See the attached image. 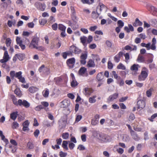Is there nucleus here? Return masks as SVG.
<instances>
[{"label":"nucleus","instance_id":"f257e3e1","mask_svg":"<svg viewBox=\"0 0 157 157\" xmlns=\"http://www.w3.org/2000/svg\"><path fill=\"white\" fill-rule=\"evenodd\" d=\"M148 74V70L145 67L142 68L141 73L138 76V80L139 81H144L147 77Z\"/></svg>","mask_w":157,"mask_h":157},{"label":"nucleus","instance_id":"f03ea898","mask_svg":"<svg viewBox=\"0 0 157 157\" xmlns=\"http://www.w3.org/2000/svg\"><path fill=\"white\" fill-rule=\"evenodd\" d=\"M39 40V38L38 37L34 38L29 44V47L31 48L36 49L38 45Z\"/></svg>","mask_w":157,"mask_h":157},{"label":"nucleus","instance_id":"7ed1b4c3","mask_svg":"<svg viewBox=\"0 0 157 157\" xmlns=\"http://www.w3.org/2000/svg\"><path fill=\"white\" fill-rule=\"evenodd\" d=\"M38 71L40 73H42L46 75H49L50 73V70L44 65H42L39 68Z\"/></svg>","mask_w":157,"mask_h":157},{"label":"nucleus","instance_id":"20e7f679","mask_svg":"<svg viewBox=\"0 0 157 157\" xmlns=\"http://www.w3.org/2000/svg\"><path fill=\"white\" fill-rule=\"evenodd\" d=\"M10 59L7 51H5L2 59L0 60L1 63H6L8 62Z\"/></svg>","mask_w":157,"mask_h":157},{"label":"nucleus","instance_id":"39448f33","mask_svg":"<svg viewBox=\"0 0 157 157\" xmlns=\"http://www.w3.org/2000/svg\"><path fill=\"white\" fill-rule=\"evenodd\" d=\"M99 139L104 142H107L111 141V139L109 136L103 134L99 135Z\"/></svg>","mask_w":157,"mask_h":157},{"label":"nucleus","instance_id":"423d86ee","mask_svg":"<svg viewBox=\"0 0 157 157\" xmlns=\"http://www.w3.org/2000/svg\"><path fill=\"white\" fill-rule=\"evenodd\" d=\"M75 63V59L74 58L69 59H67V64L70 68L73 67Z\"/></svg>","mask_w":157,"mask_h":157},{"label":"nucleus","instance_id":"0eeeda50","mask_svg":"<svg viewBox=\"0 0 157 157\" xmlns=\"http://www.w3.org/2000/svg\"><path fill=\"white\" fill-rule=\"evenodd\" d=\"M18 103L19 105H23L26 108H28L30 106L29 103L25 100L22 101L21 99H19L18 100Z\"/></svg>","mask_w":157,"mask_h":157},{"label":"nucleus","instance_id":"6e6552de","mask_svg":"<svg viewBox=\"0 0 157 157\" xmlns=\"http://www.w3.org/2000/svg\"><path fill=\"white\" fill-rule=\"evenodd\" d=\"M145 103L144 101L140 100L137 102V109H142L145 106Z\"/></svg>","mask_w":157,"mask_h":157},{"label":"nucleus","instance_id":"1a4fd4ad","mask_svg":"<svg viewBox=\"0 0 157 157\" xmlns=\"http://www.w3.org/2000/svg\"><path fill=\"white\" fill-rule=\"evenodd\" d=\"M156 39L155 37L153 38L152 40V44L149 46V50L151 49L153 50H155L156 49Z\"/></svg>","mask_w":157,"mask_h":157},{"label":"nucleus","instance_id":"9d476101","mask_svg":"<svg viewBox=\"0 0 157 157\" xmlns=\"http://www.w3.org/2000/svg\"><path fill=\"white\" fill-rule=\"evenodd\" d=\"M123 53L122 52H120L116 55L114 57V60L116 63H118L120 60V59L123 56Z\"/></svg>","mask_w":157,"mask_h":157},{"label":"nucleus","instance_id":"9b49d317","mask_svg":"<svg viewBox=\"0 0 157 157\" xmlns=\"http://www.w3.org/2000/svg\"><path fill=\"white\" fill-rule=\"evenodd\" d=\"M70 103L69 101L64 100L60 103V106L63 108H66L69 105Z\"/></svg>","mask_w":157,"mask_h":157},{"label":"nucleus","instance_id":"f8f14e48","mask_svg":"<svg viewBox=\"0 0 157 157\" xmlns=\"http://www.w3.org/2000/svg\"><path fill=\"white\" fill-rule=\"evenodd\" d=\"M83 92L85 95L89 96L93 92V91L91 88L86 87L84 89Z\"/></svg>","mask_w":157,"mask_h":157},{"label":"nucleus","instance_id":"ddd939ff","mask_svg":"<svg viewBox=\"0 0 157 157\" xmlns=\"http://www.w3.org/2000/svg\"><path fill=\"white\" fill-rule=\"evenodd\" d=\"M118 94L117 93H115L109 96L108 99V101L109 102L112 101L117 99L118 98Z\"/></svg>","mask_w":157,"mask_h":157},{"label":"nucleus","instance_id":"4468645a","mask_svg":"<svg viewBox=\"0 0 157 157\" xmlns=\"http://www.w3.org/2000/svg\"><path fill=\"white\" fill-rule=\"evenodd\" d=\"M71 50L75 54H79L81 52V50L79 49L74 46L71 47Z\"/></svg>","mask_w":157,"mask_h":157},{"label":"nucleus","instance_id":"2eb2a0df","mask_svg":"<svg viewBox=\"0 0 157 157\" xmlns=\"http://www.w3.org/2000/svg\"><path fill=\"white\" fill-rule=\"evenodd\" d=\"M97 96L96 95H94L90 97L88 99L89 102L91 104L95 103L97 101Z\"/></svg>","mask_w":157,"mask_h":157},{"label":"nucleus","instance_id":"dca6fc26","mask_svg":"<svg viewBox=\"0 0 157 157\" xmlns=\"http://www.w3.org/2000/svg\"><path fill=\"white\" fill-rule=\"evenodd\" d=\"M118 146L117 145H115L113 148V150H116L117 151L119 154H122L124 151V149L118 147Z\"/></svg>","mask_w":157,"mask_h":157},{"label":"nucleus","instance_id":"f3484780","mask_svg":"<svg viewBox=\"0 0 157 157\" xmlns=\"http://www.w3.org/2000/svg\"><path fill=\"white\" fill-rule=\"evenodd\" d=\"M143 23L140 21L138 18H136L135 21L133 23V25L134 27H137L138 26H142Z\"/></svg>","mask_w":157,"mask_h":157},{"label":"nucleus","instance_id":"a211bd4d","mask_svg":"<svg viewBox=\"0 0 157 157\" xmlns=\"http://www.w3.org/2000/svg\"><path fill=\"white\" fill-rule=\"evenodd\" d=\"M149 10L152 13L153 15L157 16V8L153 6H150L149 7Z\"/></svg>","mask_w":157,"mask_h":157},{"label":"nucleus","instance_id":"6ab92c4d","mask_svg":"<svg viewBox=\"0 0 157 157\" xmlns=\"http://www.w3.org/2000/svg\"><path fill=\"white\" fill-rule=\"evenodd\" d=\"M104 78L103 72L99 73L97 75V79L98 81H102L104 79Z\"/></svg>","mask_w":157,"mask_h":157},{"label":"nucleus","instance_id":"aec40b11","mask_svg":"<svg viewBox=\"0 0 157 157\" xmlns=\"http://www.w3.org/2000/svg\"><path fill=\"white\" fill-rule=\"evenodd\" d=\"M140 67L138 64H134L130 68V69L132 71L135 72L137 71L138 70V68Z\"/></svg>","mask_w":157,"mask_h":157},{"label":"nucleus","instance_id":"412c9836","mask_svg":"<svg viewBox=\"0 0 157 157\" xmlns=\"http://www.w3.org/2000/svg\"><path fill=\"white\" fill-rule=\"evenodd\" d=\"M131 134L133 138L135 140H138L140 139V138L134 131H132V132L131 133Z\"/></svg>","mask_w":157,"mask_h":157},{"label":"nucleus","instance_id":"4be33fe9","mask_svg":"<svg viewBox=\"0 0 157 157\" xmlns=\"http://www.w3.org/2000/svg\"><path fill=\"white\" fill-rule=\"evenodd\" d=\"M105 8H106V7L102 3H100L99 5L97 7V10H98V9H99L100 11L101 12Z\"/></svg>","mask_w":157,"mask_h":157},{"label":"nucleus","instance_id":"5701e85b","mask_svg":"<svg viewBox=\"0 0 157 157\" xmlns=\"http://www.w3.org/2000/svg\"><path fill=\"white\" fill-rule=\"evenodd\" d=\"M86 71V69L85 67H81L78 71L79 74L80 75H83Z\"/></svg>","mask_w":157,"mask_h":157},{"label":"nucleus","instance_id":"b1692460","mask_svg":"<svg viewBox=\"0 0 157 157\" xmlns=\"http://www.w3.org/2000/svg\"><path fill=\"white\" fill-rule=\"evenodd\" d=\"M94 0H81V2L83 4H91L94 2Z\"/></svg>","mask_w":157,"mask_h":157},{"label":"nucleus","instance_id":"393cba45","mask_svg":"<svg viewBox=\"0 0 157 157\" xmlns=\"http://www.w3.org/2000/svg\"><path fill=\"white\" fill-rule=\"evenodd\" d=\"M18 112H14L11 113L10 115V118L15 120L17 117Z\"/></svg>","mask_w":157,"mask_h":157},{"label":"nucleus","instance_id":"a878e982","mask_svg":"<svg viewBox=\"0 0 157 157\" xmlns=\"http://www.w3.org/2000/svg\"><path fill=\"white\" fill-rule=\"evenodd\" d=\"M153 90V88H150L146 91V94L148 97L149 98L151 96L152 92Z\"/></svg>","mask_w":157,"mask_h":157},{"label":"nucleus","instance_id":"bb28decb","mask_svg":"<svg viewBox=\"0 0 157 157\" xmlns=\"http://www.w3.org/2000/svg\"><path fill=\"white\" fill-rule=\"evenodd\" d=\"M17 54L18 56V58L20 61L22 60L25 58V55L24 54L19 53Z\"/></svg>","mask_w":157,"mask_h":157},{"label":"nucleus","instance_id":"cd10ccee","mask_svg":"<svg viewBox=\"0 0 157 157\" xmlns=\"http://www.w3.org/2000/svg\"><path fill=\"white\" fill-rule=\"evenodd\" d=\"M29 92L32 93H33L38 90V89L35 87H29Z\"/></svg>","mask_w":157,"mask_h":157},{"label":"nucleus","instance_id":"c85d7f7f","mask_svg":"<svg viewBox=\"0 0 157 157\" xmlns=\"http://www.w3.org/2000/svg\"><path fill=\"white\" fill-rule=\"evenodd\" d=\"M87 66L90 67H94L95 64L94 61L90 60L88 63Z\"/></svg>","mask_w":157,"mask_h":157},{"label":"nucleus","instance_id":"c756f323","mask_svg":"<svg viewBox=\"0 0 157 157\" xmlns=\"http://www.w3.org/2000/svg\"><path fill=\"white\" fill-rule=\"evenodd\" d=\"M137 61L139 63L143 62L144 61V58L140 55H139L137 59Z\"/></svg>","mask_w":157,"mask_h":157},{"label":"nucleus","instance_id":"7c9ffc66","mask_svg":"<svg viewBox=\"0 0 157 157\" xmlns=\"http://www.w3.org/2000/svg\"><path fill=\"white\" fill-rule=\"evenodd\" d=\"M15 93L18 96L20 97L22 94L19 88H17L14 91Z\"/></svg>","mask_w":157,"mask_h":157},{"label":"nucleus","instance_id":"2f4dec72","mask_svg":"<svg viewBox=\"0 0 157 157\" xmlns=\"http://www.w3.org/2000/svg\"><path fill=\"white\" fill-rule=\"evenodd\" d=\"M117 68L118 69H121L122 70H125L126 69L125 67L121 63H119L117 65Z\"/></svg>","mask_w":157,"mask_h":157},{"label":"nucleus","instance_id":"473e14b6","mask_svg":"<svg viewBox=\"0 0 157 157\" xmlns=\"http://www.w3.org/2000/svg\"><path fill=\"white\" fill-rule=\"evenodd\" d=\"M68 141L66 140H64L63 141L62 146L63 147L66 149V150H68L67 147Z\"/></svg>","mask_w":157,"mask_h":157},{"label":"nucleus","instance_id":"72a5a7b5","mask_svg":"<svg viewBox=\"0 0 157 157\" xmlns=\"http://www.w3.org/2000/svg\"><path fill=\"white\" fill-rule=\"evenodd\" d=\"M99 14L96 13L95 11L92 12V17L94 19H97L99 16Z\"/></svg>","mask_w":157,"mask_h":157},{"label":"nucleus","instance_id":"f704fd0d","mask_svg":"<svg viewBox=\"0 0 157 157\" xmlns=\"http://www.w3.org/2000/svg\"><path fill=\"white\" fill-rule=\"evenodd\" d=\"M49 94V91L48 89H46L43 92V95L45 98H47L48 97Z\"/></svg>","mask_w":157,"mask_h":157},{"label":"nucleus","instance_id":"c9c22d12","mask_svg":"<svg viewBox=\"0 0 157 157\" xmlns=\"http://www.w3.org/2000/svg\"><path fill=\"white\" fill-rule=\"evenodd\" d=\"M151 45L150 43H148V44H145L144 43H141V45L142 47L146 48L147 50H149V46Z\"/></svg>","mask_w":157,"mask_h":157},{"label":"nucleus","instance_id":"e433bc0d","mask_svg":"<svg viewBox=\"0 0 157 157\" xmlns=\"http://www.w3.org/2000/svg\"><path fill=\"white\" fill-rule=\"evenodd\" d=\"M81 42L84 45L87 40V37L86 36H82L80 37Z\"/></svg>","mask_w":157,"mask_h":157},{"label":"nucleus","instance_id":"4c0bfd02","mask_svg":"<svg viewBox=\"0 0 157 157\" xmlns=\"http://www.w3.org/2000/svg\"><path fill=\"white\" fill-rule=\"evenodd\" d=\"M58 29L62 31H65L66 27L62 24H59L58 25Z\"/></svg>","mask_w":157,"mask_h":157},{"label":"nucleus","instance_id":"58836bf2","mask_svg":"<svg viewBox=\"0 0 157 157\" xmlns=\"http://www.w3.org/2000/svg\"><path fill=\"white\" fill-rule=\"evenodd\" d=\"M99 122L98 120L93 119L91 121V124L94 126H95Z\"/></svg>","mask_w":157,"mask_h":157},{"label":"nucleus","instance_id":"ea45409f","mask_svg":"<svg viewBox=\"0 0 157 157\" xmlns=\"http://www.w3.org/2000/svg\"><path fill=\"white\" fill-rule=\"evenodd\" d=\"M122 140L124 141L127 142L129 140V138L128 135L124 134L123 136Z\"/></svg>","mask_w":157,"mask_h":157},{"label":"nucleus","instance_id":"a19ab883","mask_svg":"<svg viewBox=\"0 0 157 157\" xmlns=\"http://www.w3.org/2000/svg\"><path fill=\"white\" fill-rule=\"evenodd\" d=\"M13 103L17 105H19L18 100L17 101V99L14 96H12Z\"/></svg>","mask_w":157,"mask_h":157},{"label":"nucleus","instance_id":"79ce46f5","mask_svg":"<svg viewBox=\"0 0 157 157\" xmlns=\"http://www.w3.org/2000/svg\"><path fill=\"white\" fill-rule=\"evenodd\" d=\"M78 84V82L75 79L72 80L71 82V85L73 87H75L77 86Z\"/></svg>","mask_w":157,"mask_h":157},{"label":"nucleus","instance_id":"37998d69","mask_svg":"<svg viewBox=\"0 0 157 157\" xmlns=\"http://www.w3.org/2000/svg\"><path fill=\"white\" fill-rule=\"evenodd\" d=\"M117 25L119 27L122 28L124 25V23L121 20H119L117 21Z\"/></svg>","mask_w":157,"mask_h":157},{"label":"nucleus","instance_id":"c03bdc74","mask_svg":"<svg viewBox=\"0 0 157 157\" xmlns=\"http://www.w3.org/2000/svg\"><path fill=\"white\" fill-rule=\"evenodd\" d=\"M101 135V134H99L98 132L97 131H94L93 132L94 136L99 139V135Z\"/></svg>","mask_w":157,"mask_h":157},{"label":"nucleus","instance_id":"a18cd8bd","mask_svg":"<svg viewBox=\"0 0 157 157\" xmlns=\"http://www.w3.org/2000/svg\"><path fill=\"white\" fill-rule=\"evenodd\" d=\"M69 136V134L68 133H63L62 135V137L63 139L67 140L68 139Z\"/></svg>","mask_w":157,"mask_h":157},{"label":"nucleus","instance_id":"49530a36","mask_svg":"<svg viewBox=\"0 0 157 157\" xmlns=\"http://www.w3.org/2000/svg\"><path fill=\"white\" fill-rule=\"evenodd\" d=\"M82 118V116L80 115H76L75 122H79Z\"/></svg>","mask_w":157,"mask_h":157},{"label":"nucleus","instance_id":"de8ad7c7","mask_svg":"<svg viewBox=\"0 0 157 157\" xmlns=\"http://www.w3.org/2000/svg\"><path fill=\"white\" fill-rule=\"evenodd\" d=\"M11 43V40L9 38L6 39V44L7 47L10 46Z\"/></svg>","mask_w":157,"mask_h":157},{"label":"nucleus","instance_id":"09e8293b","mask_svg":"<svg viewBox=\"0 0 157 157\" xmlns=\"http://www.w3.org/2000/svg\"><path fill=\"white\" fill-rule=\"evenodd\" d=\"M87 57V52H85L84 53H83L82 54L80 58L82 59H86Z\"/></svg>","mask_w":157,"mask_h":157},{"label":"nucleus","instance_id":"8fccbe9b","mask_svg":"<svg viewBox=\"0 0 157 157\" xmlns=\"http://www.w3.org/2000/svg\"><path fill=\"white\" fill-rule=\"evenodd\" d=\"M19 126V124L17 122L14 121L13 123L12 127L13 128H17Z\"/></svg>","mask_w":157,"mask_h":157},{"label":"nucleus","instance_id":"3c124183","mask_svg":"<svg viewBox=\"0 0 157 157\" xmlns=\"http://www.w3.org/2000/svg\"><path fill=\"white\" fill-rule=\"evenodd\" d=\"M27 147L29 149H31L33 148L34 145L32 143L29 142L27 144Z\"/></svg>","mask_w":157,"mask_h":157},{"label":"nucleus","instance_id":"603ef678","mask_svg":"<svg viewBox=\"0 0 157 157\" xmlns=\"http://www.w3.org/2000/svg\"><path fill=\"white\" fill-rule=\"evenodd\" d=\"M47 22V21L45 19H42L39 21V23L41 25H44Z\"/></svg>","mask_w":157,"mask_h":157},{"label":"nucleus","instance_id":"864d4df0","mask_svg":"<svg viewBox=\"0 0 157 157\" xmlns=\"http://www.w3.org/2000/svg\"><path fill=\"white\" fill-rule=\"evenodd\" d=\"M105 44L106 45L107 47L110 48H111L112 46V42L109 41V40H106L105 41Z\"/></svg>","mask_w":157,"mask_h":157},{"label":"nucleus","instance_id":"5fc2aeb1","mask_svg":"<svg viewBox=\"0 0 157 157\" xmlns=\"http://www.w3.org/2000/svg\"><path fill=\"white\" fill-rule=\"evenodd\" d=\"M46 7V5L44 3L42 4L41 3L39 9L42 11H44L45 10Z\"/></svg>","mask_w":157,"mask_h":157},{"label":"nucleus","instance_id":"6e6d98bb","mask_svg":"<svg viewBox=\"0 0 157 157\" xmlns=\"http://www.w3.org/2000/svg\"><path fill=\"white\" fill-rule=\"evenodd\" d=\"M19 81L22 83H26V81L24 77L21 76L18 79Z\"/></svg>","mask_w":157,"mask_h":157},{"label":"nucleus","instance_id":"4d7b16f0","mask_svg":"<svg viewBox=\"0 0 157 157\" xmlns=\"http://www.w3.org/2000/svg\"><path fill=\"white\" fill-rule=\"evenodd\" d=\"M16 41L17 42V44H22V40H21L20 37H17L16 39Z\"/></svg>","mask_w":157,"mask_h":157},{"label":"nucleus","instance_id":"13d9d810","mask_svg":"<svg viewBox=\"0 0 157 157\" xmlns=\"http://www.w3.org/2000/svg\"><path fill=\"white\" fill-rule=\"evenodd\" d=\"M22 72L21 71H19L16 73L15 77L18 79L19 78L22 76Z\"/></svg>","mask_w":157,"mask_h":157},{"label":"nucleus","instance_id":"bf43d9fd","mask_svg":"<svg viewBox=\"0 0 157 157\" xmlns=\"http://www.w3.org/2000/svg\"><path fill=\"white\" fill-rule=\"evenodd\" d=\"M40 132L39 130H36L33 133L34 135V136L35 137H36V138L37 137L40 133Z\"/></svg>","mask_w":157,"mask_h":157},{"label":"nucleus","instance_id":"052dcab7","mask_svg":"<svg viewBox=\"0 0 157 157\" xmlns=\"http://www.w3.org/2000/svg\"><path fill=\"white\" fill-rule=\"evenodd\" d=\"M55 19L53 16H51L48 19V21L50 23H53L55 21Z\"/></svg>","mask_w":157,"mask_h":157},{"label":"nucleus","instance_id":"680f3d73","mask_svg":"<svg viewBox=\"0 0 157 157\" xmlns=\"http://www.w3.org/2000/svg\"><path fill=\"white\" fill-rule=\"evenodd\" d=\"M43 108L42 105H39L36 106L35 109L36 111H40L41 109H43Z\"/></svg>","mask_w":157,"mask_h":157},{"label":"nucleus","instance_id":"e2e57ef3","mask_svg":"<svg viewBox=\"0 0 157 157\" xmlns=\"http://www.w3.org/2000/svg\"><path fill=\"white\" fill-rule=\"evenodd\" d=\"M15 71H11L10 72V76L12 79H13L14 77H15Z\"/></svg>","mask_w":157,"mask_h":157},{"label":"nucleus","instance_id":"0e129e2a","mask_svg":"<svg viewBox=\"0 0 157 157\" xmlns=\"http://www.w3.org/2000/svg\"><path fill=\"white\" fill-rule=\"evenodd\" d=\"M36 49L40 51H44L45 49V48L43 46H37Z\"/></svg>","mask_w":157,"mask_h":157},{"label":"nucleus","instance_id":"69168bd1","mask_svg":"<svg viewBox=\"0 0 157 157\" xmlns=\"http://www.w3.org/2000/svg\"><path fill=\"white\" fill-rule=\"evenodd\" d=\"M103 154L105 157H109L110 154L107 151H104L103 152Z\"/></svg>","mask_w":157,"mask_h":157},{"label":"nucleus","instance_id":"338daca9","mask_svg":"<svg viewBox=\"0 0 157 157\" xmlns=\"http://www.w3.org/2000/svg\"><path fill=\"white\" fill-rule=\"evenodd\" d=\"M157 117V113H155L151 116L150 119H149V120L153 122V119Z\"/></svg>","mask_w":157,"mask_h":157},{"label":"nucleus","instance_id":"774afa93","mask_svg":"<svg viewBox=\"0 0 157 157\" xmlns=\"http://www.w3.org/2000/svg\"><path fill=\"white\" fill-rule=\"evenodd\" d=\"M58 4V1L57 0H52V5L55 6H56Z\"/></svg>","mask_w":157,"mask_h":157}]
</instances>
